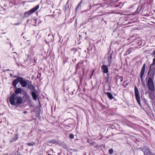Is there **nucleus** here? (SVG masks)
I'll use <instances>...</instances> for the list:
<instances>
[{"mask_svg": "<svg viewBox=\"0 0 155 155\" xmlns=\"http://www.w3.org/2000/svg\"><path fill=\"white\" fill-rule=\"evenodd\" d=\"M112 54H110V56H109V59H108L109 61H110H110H111V60L112 59Z\"/></svg>", "mask_w": 155, "mask_h": 155, "instance_id": "nucleus-19", "label": "nucleus"}, {"mask_svg": "<svg viewBox=\"0 0 155 155\" xmlns=\"http://www.w3.org/2000/svg\"><path fill=\"white\" fill-rule=\"evenodd\" d=\"M31 95L32 97L33 100L35 101H36L37 98V96L36 92L35 91H31Z\"/></svg>", "mask_w": 155, "mask_h": 155, "instance_id": "nucleus-9", "label": "nucleus"}, {"mask_svg": "<svg viewBox=\"0 0 155 155\" xmlns=\"http://www.w3.org/2000/svg\"><path fill=\"white\" fill-rule=\"evenodd\" d=\"M81 64L80 63H78L77 64L76 67V69L77 70H78L79 68V65Z\"/></svg>", "mask_w": 155, "mask_h": 155, "instance_id": "nucleus-18", "label": "nucleus"}, {"mask_svg": "<svg viewBox=\"0 0 155 155\" xmlns=\"http://www.w3.org/2000/svg\"><path fill=\"white\" fill-rule=\"evenodd\" d=\"M153 64H155V58H153Z\"/></svg>", "mask_w": 155, "mask_h": 155, "instance_id": "nucleus-28", "label": "nucleus"}, {"mask_svg": "<svg viewBox=\"0 0 155 155\" xmlns=\"http://www.w3.org/2000/svg\"><path fill=\"white\" fill-rule=\"evenodd\" d=\"M31 21L32 22H34L35 23H36L37 22V19L35 18H33L31 19Z\"/></svg>", "mask_w": 155, "mask_h": 155, "instance_id": "nucleus-20", "label": "nucleus"}, {"mask_svg": "<svg viewBox=\"0 0 155 155\" xmlns=\"http://www.w3.org/2000/svg\"><path fill=\"white\" fill-rule=\"evenodd\" d=\"M9 102L12 105L17 106L21 104L22 99L21 97L15 94H12L10 98Z\"/></svg>", "mask_w": 155, "mask_h": 155, "instance_id": "nucleus-1", "label": "nucleus"}, {"mask_svg": "<svg viewBox=\"0 0 155 155\" xmlns=\"http://www.w3.org/2000/svg\"><path fill=\"white\" fill-rule=\"evenodd\" d=\"M27 113V111H25L24 112V114H26Z\"/></svg>", "mask_w": 155, "mask_h": 155, "instance_id": "nucleus-31", "label": "nucleus"}, {"mask_svg": "<svg viewBox=\"0 0 155 155\" xmlns=\"http://www.w3.org/2000/svg\"><path fill=\"white\" fill-rule=\"evenodd\" d=\"M146 68V64H144L143 65V67L141 69L140 73V78L141 81L142 83L143 82V77L144 74L145 70Z\"/></svg>", "mask_w": 155, "mask_h": 155, "instance_id": "nucleus-6", "label": "nucleus"}, {"mask_svg": "<svg viewBox=\"0 0 155 155\" xmlns=\"http://www.w3.org/2000/svg\"><path fill=\"white\" fill-rule=\"evenodd\" d=\"M50 35H48V36H49Z\"/></svg>", "mask_w": 155, "mask_h": 155, "instance_id": "nucleus-34", "label": "nucleus"}, {"mask_svg": "<svg viewBox=\"0 0 155 155\" xmlns=\"http://www.w3.org/2000/svg\"><path fill=\"white\" fill-rule=\"evenodd\" d=\"M14 71L12 70H10V73H13Z\"/></svg>", "mask_w": 155, "mask_h": 155, "instance_id": "nucleus-29", "label": "nucleus"}, {"mask_svg": "<svg viewBox=\"0 0 155 155\" xmlns=\"http://www.w3.org/2000/svg\"><path fill=\"white\" fill-rule=\"evenodd\" d=\"M153 54L154 55H155V50L153 52Z\"/></svg>", "mask_w": 155, "mask_h": 155, "instance_id": "nucleus-30", "label": "nucleus"}, {"mask_svg": "<svg viewBox=\"0 0 155 155\" xmlns=\"http://www.w3.org/2000/svg\"><path fill=\"white\" fill-rule=\"evenodd\" d=\"M81 4V2H80V3H79L78 6H77V8L79 6V5Z\"/></svg>", "mask_w": 155, "mask_h": 155, "instance_id": "nucleus-27", "label": "nucleus"}, {"mask_svg": "<svg viewBox=\"0 0 155 155\" xmlns=\"http://www.w3.org/2000/svg\"><path fill=\"white\" fill-rule=\"evenodd\" d=\"M103 72L104 73H107L108 71L107 67L104 65H102L101 67Z\"/></svg>", "mask_w": 155, "mask_h": 155, "instance_id": "nucleus-8", "label": "nucleus"}, {"mask_svg": "<svg viewBox=\"0 0 155 155\" xmlns=\"http://www.w3.org/2000/svg\"><path fill=\"white\" fill-rule=\"evenodd\" d=\"M139 7H138L137 9V11L138 12H140V11L141 9V7H140V9L139 10Z\"/></svg>", "mask_w": 155, "mask_h": 155, "instance_id": "nucleus-25", "label": "nucleus"}, {"mask_svg": "<svg viewBox=\"0 0 155 155\" xmlns=\"http://www.w3.org/2000/svg\"><path fill=\"white\" fill-rule=\"evenodd\" d=\"M144 155H155V154L152 153L150 150L147 147H144L143 149Z\"/></svg>", "mask_w": 155, "mask_h": 155, "instance_id": "nucleus-7", "label": "nucleus"}, {"mask_svg": "<svg viewBox=\"0 0 155 155\" xmlns=\"http://www.w3.org/2000/svg\"><path fill=\"white\" fill-rule=\"evenodd\" d=\"M133 48H129L128 50L126 52V54L127 55L129 54L132 51Z\"/></svg>", "mask_w": 155, "mask_h": 155, "instance_id": "nucleus-15", "label": "nucleus"}, {"mask_svg": "<svg viewBox=\"0 0 155 155\" xmlns=\"http://www.w3.org/2000/svg\"><path fill=\"white\" fill-rule=\"evenodd\" d=\"M113 152V150L112 149H110L109 150V153L110 154H112Z\"/></svg>", "mask_w": 155, "mask_h": 155, "instance_id": "nucleus-22", "label": "nucleus"}, {"mask_svg": "<svg viewBox=\"0 0 155 155\" xmlns=\"http://www.w3.org/2000/svg\"><path fill=\"white\" fill-rule=\"evenodd\" d=\"M154 64H153V63H152L150 65V68H149V69L150 71L152 70V67L154 66Z\"/></svg>", "mask_w": 155, "mask_h": 155, "instance_id": "nucleus-17", "label": "nucleus"}, {"mask_svg": "<svg viewBox=\"0 0 155 155\" xmlns=\"http://www.w3.org/2000/svg\"><path fill=\"white\" fill-rule=\"evenodd\" d=\"M123 77H119L118 78H117V81L118 80L120 82H122L123 81Z\"/></svg>", "mask_w": 155, "mask_h": 155, "instance_id": "nucleus-16", "label": "nucleus"}, {"mask_svg": "<svg viewBox=\"0 0 155 155\" xmlns=\"http://www.w3.org/2000/svg\"><path fill=\"white\" fill-rule=\"evenodd\" d=\"M71 139H73L74 138V135L73 134H71L69 135Z\"/></svg>", "mask_w": 155, "mask_h": 155, "instance_id": "nucleus-23", "label": "nucleus"}, {"mask_svg": "<svg viewBox=\"0 0 155 155\" xmlns=\"http://www.w3.org/2000/svg\"><path fill=\"white\" fill-rule=\"evenodd\" d=\"M30 53L28 54V58L33 56L34 55V52L33 50L30 49Z\"/></svg>", "mask_w": 155, "mask_h": 155, "instance_id": "nucleus-12", "label": "nucleus"}, {"mask_svg": "<svg viewBox=\"0 0 155 155\" xmlns=\"http://www.w3.org/2000/svg\"><path fill=\"white\" fill-rule=\"evenodd\" d=\"M28 87L30 89L33 90L35 91L36 92L37 91L35 89V87L32 84H31L28 85Z\"/></svg>", "mask_w": 155, "mask_h": 155, "instance_id": "nucleus-13", "label": "nucleus"}, {"mask_svg": "<svg viewBox=\"0 0 155 155\" xmlns=\"http://www.w3.org/2000/svg\"><path fill=\"white\" fill-rule=\"evenodd\" d=\"M27 144L29 146H32L35 144V143H27Z\"/></svg>", "mask_w": 155, "mask_h": 155, "instance_id": "nucleus-21", "label": "nucleus"}, {"mask_svg": "<svg viewBox=\"0 0 155 155\" xmlns=\"http://www.w3.org/2000/svg\"><path fill=\"white\" fill-rule=\"evenodd\" d=\"M19 82H20L22 87H25L28 85V83L29 82V81L26 80L25 78L20 77H18L13 81L12 85L14 88H17L16 85Z\"/></svg>", "mask_w": 155, "mask_h": 155, "instance_id": "nucleus-2", "label": "nucleus"}, {"mask_svg": "<svg viewBox=\"0 0 155 155\" xmlns=\"http://www.w3.org/2000/svg\"><path fill=\"white\" fill-rule=\"evenodd\" d=\"M126 81H125L124 82V87H126L128 85V83H125Z\"/></svg>", "mask_w": 155, "mask_h": 155, "instance_id": "nucleus-24", "label": "nucleus"}, {"mask_svg": "<svg viewBox=\"0 0 155 155\" xmlns=\"http://www.w3.org/2000/svg\"><path fill=\"white\" fill-rule=\"evenodd\" d=\"M136 48H138V47H136Z\"/></svg>", "mask_w": 155, "mask_h": 155, "instance_id": "nucleus-36", "label": "nucleus"}, {"mask_svg": "<svg viewBox=\"0 0 155 155\" xmlns=\"http://www.w3.org/2000/svg\"><path fill=\"white\" fill-rule=\"evenodd\" d=\"M21 92L22 89L21 88H17L15 90V93L13 94H15L17 95V94L21 93Z\"/></svg>", "mask_w": 155, "mask_h": 155, "instance_id": "nucleus-10", "label": "nucleus"}, {"mask_svg": "<svg viewBox=\"0 0 155 155\" xmlns=\"http://www.w3.org/2000/svg\"><path fill=\"white\" fill-rule=\"evenodd\" d=\"M106 94H107L108 97L110 100H111L114 98V97L112 94L110 93L107 92L105 93Z\"/></svg>", "mask_w": 155, "mask_h": 155, "instance_id": "nucleus-11", "label": "nucleus"}, {"mask_svg": "<svg viewBox=\"0 0 155 155\" xmlns=\"http://www.w3.org/2000/svg\"><path fill=\"white\" fill-rule=\"evenodd\" d=\"M19 25V24H18V23H17V24H15V25Z\"/></svg>", "mask_w": 155, "mask_h": 155, "instance_id": "nucleus-33", "label": "nucleus"}, {"mask_svg": "<svg viewBox=\"0 0 155 155\" xmlns=\"http://www.w3.org/2000/svg\"><path fill=\"white\" fill-rule=\"evenodd\" d=\"M147 84L149 87V89H150L151 91H154V86L152 78H148L147 81Z\"/></svg>", "mask_w": 155, "mask_h": 155, "instance_id": "nucleus-5", "label": "nucleus"}, {"mask_svg": "<svg viewBox=\"0 0 155 155\" xmlns=\"http://www.w3.org/2000/svg\"><path fill=\"white\" fill-rule=\"evenodd\" d=\"M136 44L139 46H140L141 45L142 42L141 39L140 38H138L137 41H136Z\"/></svg>", "mask_w": 155, "mask_h": 155, "instance_id": "nucleus-14", "label": "nucleus"}, {"mask_svg": "<svg viewBox=\"0 0 155 155\" xmlns=\"http://www.w3.org/2000/svg\"><path fill=\"white\" fill-rule=\"evenodd\" d=\"M6 71H10V70L9 69H6Z\"/></svg>", "mask_w": 155, "mask_h": 155, "instance_id": "nucleus-32", "label": "nucleus"}, {"mask_svg": "<svg viewBox=\"0 0 155 155\" xmlns=\"http://www.w3.org/2000/svg\"><path fill=\"white\" fill-rule=\"evenodd\" d=\"M134 93L136 99L137 103L140 105H141L140 97L138 90L136 86L134 87Z\"/></svg>", "mask_w": 155, "mask_h": 155, "instance_id": "nucleus-4", "label": "nucleus"}, {"mask_svg": "<svg viewBox=\"0 0 155 155\" xmlns=\"http://www.w3.org/2000/svg\"><path fill=\"white\" fill-rule=\"evenodd\" d=\"M16 77V76H15V77H15H15Z\"/></svg>", "mask_w": 155, "mask_h": 155, "instance_id": "nucleus-35", "label": "nucleus"}, {"mask_svg": "<svg viewBox=\"0 0 155 155\" xmlns=\"http://www.w3.org/2000/svg\"><path fill=\"white\" fill-rule=\"evenodd\" d=\"M39 5H37L29 11L26 12L24 13L25 16L26 17H28L31 15L35 11L37 10L39 8Z\"/></svg>", "mask_w": 155, "mask_h": 155, "instance_id": "nucleus-3", "label": "nucleus"}, {"mask_svg": "<svg viewBox=\"0 0 155 155\" xmlns=\"http://www.w3.org/2000/svg\"><path fill=\"white\" fill-rule=\"evenodd\" d=\"M13 73H10L9 74L11 77H13Z\"/></svg>", "mask_w": 155, "mask_h": 155, "instance_id": "nucleus-26", "label": "nucleus"}]
</instances>
